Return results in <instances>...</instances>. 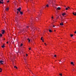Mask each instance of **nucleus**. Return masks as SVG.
<instances>
[{
  "mask_svg": "<svg viewBox=\"0 0 76 76\" xmlns=\"http://www.w3.org/2000/svg\"><path fill=\"white\" fill-rule=\"evenodd\" d=\"M47 2L48 3L50 4H52L53 5V6H54L55 5V1H53L52 0H47Z\"/></svg>",
  "mask_w": 76,
  "mask_h": 76,
  "instance_id": "f257e3e1",
  "label": "nucleus"
},
{
  "mask_svg": "<svg viewBox=\"0 0 76 76\" xmlns=\"http://www.w3.org/2000/svg\"><path fill=\"white\" fill-rule=\"evenodd\" d=\"M20 10H21V8L20 7H19L17 9V10L20 12V14H21V15H23V12H20Z\"/></svg>",
  "mask_w": 76,
  "mask_h": 76,
  "instance_id": "f03ea898",
  "label": "nucleus"
},
{
  "mask_svg": "<svg viewBox=\"0 0 76 76\" xmlns=\"http://www.w3.org/2000/svg\"><path fill=\"white\" fill-rule=\"evenodd\" d=\"M2 15L3 16L2 17V18L4 19L5 22H6V21L7 20V19L6 18H5V15L2 14Z\"/></svg>",
  "mask_w": 76,
  "mask_h": 76,
  "instance_id": "7ed1b4c3",
  "label": "nucleus"
},
{
  "mask_svg": "<svg viewBox=\"0 0 76 76\" xmlns=\"http://www.w3.org/2000/svg\"><path fill=\"white\" fill-rule=\"evenodd\" d=\"M46 7H47V8L49 7V5L48 4L46 5L45 6H43V8H46Z\"/></svg>",
  "mask_w": 76,
  "mask_h": 76,
  "instance_id": "20e7f679",
  "label": "nucleus"
},
{
  "mask_svg": "<svg viewBox=\"0 0 76 76\" xmlns=\"http://www.w3.org/2000/svg\"><path fill=\"white\" fill-rule=\"evenodd\" d=\"M31 28L32 30H33V31H34L35 29V28H34V26H32V24L31 25Z\"/></svg>",
  "mask_w": 76,
  "mask_h": 76,
  "instance_id": "39448f33",
  "label": "nucleus"
},
{
  "mask_svg": "<svg viewBox=\"0 0 76 76\" xmlns=\"http://www.w3.org/2000/svg\"><path fill=\"white\" fill-rule=\"evenodd\" d=\"M1 32L2 34H4V33H5V31H4V30H2L1 31Z\"/></svg>",
  "mask_w": 76,
  "mask_h": 76,
  "instance_id": "423d86ee",
  "label": "nucleus"
},
{
  "mask_svg": "<svg viewBox=\"0 0 76 76\" xmlns=\"http://www.w3.org/2000/svg\"><path fill=\"white\" fill-rule=\"evenodd\" d=\"M9 7H7L5 9V10L7 12V11H9Z\"/></svg>",
  "mask_w": 76,
  "mask_h": 76,
  "instance_id": "0eeeda50",
  "label": "nucleus"
},
{
  "mask_svg": "<svg viewBox=\"0 0 76 76\" xmlns=\"http://www.w3.org/2000/svg\"><path fill=\"white\" fill-rule=\"evenodd\" d=\"M66 15V12H63L62 14V15L63 16H64V15Z\"/></svg>",
  "mask_w": 76,
  "mask_h": 76,
  "instance_id": "6e6552de",
  "label": "nucleus"
},
{
  "mask_svg": "<svg viewBox=\"0 0 76 76\" xmlns=\"http://www.w3.org/2000/svg\"><path fill=\"white\" fill-rule=\"evenodd\" d=\"M71 65H72V66H75V64H74V62H71Z\"/></svg>",
  "mask_w": 76,
  "mask_h": 76,
  "instance_id": "1a4fd4ad",
  "label": "nucleus"
},
{
  "mask_svg": "<svg viewBox=\"0 0 76 76\" xmlns=\"http://www.w3.org/2000/svg\"><path fill=\"white\" fill-rule=\"evenodd\" d=\"M0 3H2V4H3V0H0Z\"/></svg>",
  "mask_w": 76,
  "mask_h": 76,
  "instance_id": "9d476101",
  "label": "nucleus"
},
{
  "mask_svg": "<svg viewBox=\"0 0 76 76\" xmlns=\"http://www.w3.org/2000/svg\"><path fill=\"white\" fill-rule=\"evenodd\" d=\"M0 63L1 64H3L4 62L3 61H0Z\"/></svg>",
  "mask_w": 76,
  "mask_h": 76,
  "instance_id": "9b49d317",
  "label": "nucleus"
},
{
  "mask_svg": "<svg viewBox=\"0 0 76 76\" xmlns=\"http://www.w3.org/2000/svg\"><path fill=\"white\" fill-rule=\"evenodd\" d=\"M66 10H69V9H70V7H68L67 8H66Z\"/></svg>",
  "mask_w": 76,
  "mask_h": 76,
  "instance_id": "f8f14e48",
  "label": "nucleus"
},
{
  "mask_svg": "<svg viewBox=\"0 0 76 76\" xmlns=\"http://www.w3.org/2000/svg\"><path fill=\"white\" fill-rule=\"evenodd\" d=\"M61 22H64V19L63 18H61Z\"/></svg>",
  "mask_w": 76,
  "mask_h": 76,
  "instance_id": "ddd939ff",
  "label": "nucleus"
},
{
  "mask_svg": "<svg viewBox=\"0 0 76 76\" xmlns=\"http://www.w3.org/2000/svg\"><path fill=\"white\" fill-rule=\"evenodd\" d=\"M32 21H33V19L32 18H31V19L30 20V23H32Z\"/></svg>",
  "mask_w": 76,
  "mask_h": 76,
  "instance_id": "4468645a",
  "label": "nucleus"
},
{
  "mask_svg": "<svg viewBox=\"0 0 76 76\" xmlns=\"http://www.w3.org/2000/svg\"><path fill=\"white\" fill-rule=\"evenodd\" d=\"M73 15H74V16H76V12H73L72 13Z\"/></svg>",
  "mask_w": 76,
  "mask_h": 76,
  "instance_id": "2eb2a0df",
  "label": "nucleus"
},
{
  "mask_svg": "<svg viewBox=\"0 0 76 76\" xmlns=\"http://www.w3.org/2000/svg\"><path fill=\"white\" fill-rule=\"evenodd\" d=\"M41 40H42V41L43 42H44V39H43L42 38V37L41 39Z\"/></svg>",
  "mask_w": 76,
  "mask_h": 76,
  "instance_id": "dca6fc26",
  "label": "nucleus"
},
{
  "mask_svg": "<svg viewBox=\"0 0 76 76\" xmlns=\"http://www.w3.org/2000/svg\"><path fill=\"white\" fill-rule=\"evenodd\" d=\"M60 25L63 26V23L61 22V23H60Z\"/></svg>",
  "mask_w": 76,
  "mask_h": 76,
  "instance_id": "f3484780",
  "label": "nucleus"
},
{
  "mask_svg": "<svg viewBox=\"0 0 76 76\" xmlns=\"http://www.w3.org/2000/svg\"><path fill=\"white\" fill-rule=\"evenodd\" d=\"M57 10H60L61 9V8L60 7H58L57 8Z\"/></svg>",
  "mask_w": 76,
  "mask_h": 76,
  "instance_id": "a211bd4d",
  "label": "nucleus"
},
{
  "mask_svg": "<svg viewBox=\"0 0 76 76\" xmlns=\"http://www.w3.org/2000/svg\"><path fill=\"white\" fill-rule=\"evenodd\" d=\"M49 31L50 32H53V31H52V30H51V29H49Z\"/></svg>",
  "mask_w": 76,
  "mask_h": 76,
  "instance_id": "6ab92c4d",
  "label": "nucleus"
},
{
  "mask_svg": "<svg viewBox=\"0 0 76 76\" xmlns=\"http://www.w3.org/2000/svg\"><path fill=\"white\" fill-rule=\"evenodd\" d=\"M27 40H28V42H30V41L31 40H30V39H29L28 38V39H27Z\"/></svg>",
  "mask_w": 76,
  "mask_h": 76,
  "instance_id": "aec40b11",
  "label": "nucleus"
},
{
  "mask_svg": "<svg viewBox=\"0 0 76 76\" xmlns=\"http://www.w3.org/2000/svg\"><path fill=\"white\" fill-rule=\"evenodd\" d=\"M51 19H52V20H53V19H54V17L53 16H52L51 17Z\"/></svg>",
  "mask_w": 76,
  "mask_h": 76,
  "instance_id": "412c9836",
  "label": "nucleus"
},
{
  "mask_svg": "<svg viewBox=\"0 0 76 76\" xmlns=\"http://www.w3.org/2000/svg\"><path fill=\"white\" fill-rule=\"evenodd\" d=\"M2 72V69L1 68H0V72Z\"/></svg>",
  "mask_w": 76,
  "mask_h": 76,
  "instance_id": "4be33fe9",
  "label": "nucleus"
},
{
  "mask_svg": "<svg viewBox=\"0 0 76 76\" xmlns=\"http://www.w3.org/2000/svg\"><path fill=\"white\" fill-rule=\"evenodd\" d=\"M1 47H2V48H4V45H2L1 46Z\"/></svg>",
  "mask_w": 76,
  "mask_h": 76,
  "instance_id": "5701e85b",
  "label": "nucleus"
},
{
  "mask_svg": "<svg viewBox=\"0 0 76 76\" xmlns=\"http://www.w3.org/2000/svg\"><path fill=\"white\" fill-rule=\"evenodd\" d=\"M14 68H16V69H18V67L16 66H14Z\"/></svg>",
  "mask_w": 76,
  "mask_h": 76,
  "instance_id": "b1692460",
  "label": "nucleus"
},
{
  "mask_svg": "<svg viewBox=\"0 0 76 76\" xmlns=\"http://www.w3.org/2000/svg\"><path fill=\"white\" fill-rule=\"evenodd\" d=\"M71 37H72L73 36V34H71L70 35Z\"/></svg>",
  "mask_w": 76,
  "mask_h": 76,
  "instance_id": "393cba45",
  "label": "nucleus"
},
{
  "mask_svg": "<svg viewBox=\"0 0 76 76\" xmlns=\"http://www.w3.org/2000/svg\"><path fill=\"white\" fill-rule=\"evenodd\" d=\"M59 75L61 76H62V74L61 73L59 74Z\"/></svg>",
  "mask_w": 76,
  "mask_h": 76,
  "instance_id": "a878e982",
  "label": "nucleus"
},
{
  "mask_svg": "<svg viewBox=\"0 0 76 76\" xmlns=\"http://www.w3.org/2000/svg\"><path fill=\"white\" fill-rule=\"evenodd\" d=\"M2 34H0V36L1 37H2Z\"/></svg>",
  "mask_w": 76,
  "mask_h": 76,
  "instance_id": "bb28decb",
  "label": "nucleus"
},
{
  "mask_svg": "<svg viewBox=\"0 0 76 76\" xmlns=\"http://www.w3.org/2000/svg\"><path fill=\"white\" fill-rule=\"evenodd\" d=\"M45 45V46H47V44H46V43H44Z\"/></svg>",
  "mask_w": 76,
  "mask_h": 76,
  "instance_id": "cd10ccee",
  "label": "nucleus"
},
{
  "mask_svg": "<svg viewBox=\"0 0 76 76\" xmlns=\"http://www.w3.org/2000/svg\"><path fill=\"white\" fill-rule=\"evenodd\" d=\"M56 56H57L56 55H54V57H56Z\"/></svg>",
  "mask_w": 76,
  "mask_h": 76,
  "instance_id": "c85d7f7f",
  "label": "nucleus"
},
{
  "mask_svg": "<svg viewBox=\"0 0 76 76\" xmlns=\"http://www.w3.org/2000/svg\"><path fill=\"white\" fill-rule=\"evenodd\" d=\"M58 18H59V16H58V17H57L56 19H58Z\"/></svg>",
  "mask_w": 76,
  "mask_h": 76,
  "instance_id": "c756f323",
  "label": "nucleus"
},
{
  "mask_svg": "<svg viewBox=\"0 0 76 76\" xmlns=\"http://www.w3.org/2000/svg\"><path fill=\"white\" fill-rule=\"evenodd\" d=\"M26 56L27 57L28 56V54H26Z\"/></svg>",
  "mask_w": 76,
  "mask_h": 76,
  "instance_id": "7c9ffc66",
  "label": "nucleus"
},
{
  "mask_svg": "<svg viewBox=\"0 0 76 76\" xmlns=\"http://www.w3.org/2000/svg\"><path fill=\"white\" fill-rule=\"evenodd\" d=\"M23 45V44H21L20 45V46H22Z\"/></svg>",
  "mask_w": 76,
  "mask_h": 76,
  "instance_id": "2f4dec72",
  "label": "nucleus"
},
{
  "mask_svg": "<svg viewBox=\"0 0 76 76\" xmlns=\"http://www.w3.org/2000/svg\"><path fill=\"white\" fill-rule=\"evenodd\" d=\"M7 3H9V1H7Z\"/></svg>",
  "mask_w": 76,
  "mask_h": 76,
  "instance_id": "473e14b6",
  "label": "nucleus"
},
{
  "mask_svg": "<svg viewBox=\"0 0 76 76\" xmlns=\"http://www.w3.org/2000/svg\"><path fill=\"white\" fill-rule=\"evenodd\" d=\"M75 34H76V31L74 32Z\"/></svg>",
  "mask_w": 76,
  "mask_h": 76,
  "instance_id": "72a5a7b5",
  "label": "nucleus"
},
{
  "mask_svg": "<svg viewBox=\"0 0 76 76\" xmlns=\"http://www.w3.org/2000/svg\"><path fill=\"white\" fill-rule=\"evenodd\" d=\"M29 50H31V48H29Z\"/></svg>",
  "mask_w": 76,
  "mask_h": 76,
  "instance_id": "f704fd0d",
  "label": "nucleus"
},
{
  "mask_svg": "<svg viewBox=\"0 0 76 76\" xmlns=\"http://www.w3.org/2000/svg\"><path fill=\"white\" fill-rule=\"evenodd\" d=\"M18 13H19V12H17V14H18Z\"/></svg>",
  "mask_w": 76,
  "mask_h": 76,
  "instance_id": "c9c22d12",
  "label": "nucleus"
},
{
  "mask_svg": "<svg viewBox=\"0 0 76 76\" xmlns=\"http://www.w3.org/2000/svg\"><path fill=\"white\" fill-rule=\"evenodd\" d=\"M8 43H9V42H7V44H8Z\"/></svg>",
  "mask_w": 76,
  "mask_h": 76,
  "instance_id": "e433bc0d",
  "label": "nucleus"
},
{
  "mask_svg": "<svg viewBox=\"0 0 76 76\" xmlns=\"http://www.w3.org/2000/svg\"><path fill=\"white\" fill-rule=\"evenodd\" d=\"M54 31L55 32H56V30H54Z\"/></svg>",
  "mask_w": 76,
  "mask_h": 76,
  "instance_id": "4c0bfd02",
  "label": "nucleus"
},
{
  "mask_svg": "<svg viewBox=\"0 0 76 76\" xmlns=\"http://www.w3.org/2000/svg\"><path fill=\"white\" fill-rule=\"evenodd\" d=\"M36 19L37 20V19H38V18H36Z\"/></svg>",
  "mask_w": 76,
  "mask_h": 76,
  "instance_id": "58836bf2",
  "label": "nucleus"
},
{
  "mask_svg": "<svg viewBox=\"0 0 76 76\" xmlns=\"http://www.w3.org/2000/svg\"><path fill=\"white\" fill-rule=\"evenodd\" d=\"M53 26V27H55V26Z\"/></svg>",
  "mask_w": 76,
  "mask_h": 76,
  "instance_id": "ea45409f",
  "label": "nucleus"
},
{
  "mask_svg": "<svg viewBox=\"0 0 76 76\" xmlns=\"http://www.w3.org/2000/svg\"><path fill=\"white\" fill-rule=\"evenodd\" d=\"M27 12H29V10H28Z\"/></svg>",
  "mask_w": 76,
  "mask_h": 76,
  "instance_id": "a19ab883",
  "label": "nucleus"
},
{
  "mask_svg": "<svg viewBox=\"0 0 76 76\" xmlns=\"http://www.w3.org/2000/svg\"><path fill=\"white\" fill-rule=\"evenodd\" d=\"M38 17H39V16H38Z\"/></svg>",
  "mask_w": 76,
  "mask_h": 76,
  "instance_id": "79ce46f5",
  "label": "nucleus"
},
{
  "mask_svg": "<svg viewBox=\"0 0 76 76\" xmlns=\"http://www.w3.org/2000/svg\"><path fill=\"white\" fill-rule=\"evenodd\" d=\"M27 28H28V26H27Z\"/></svg>",
  "mask_w": 76,
  "mask_h": 76,
  "instance_id": "37998d69",
  "label": "nucleus"
},
{
  "mask_svg": "<svg viewBox=\"0 0 76 76\" xmlns=\"http://www.w3.org/2000/svg\"><path fill=\"white\" fill-rule=\"evenodd\" d=\"M65 7H66V6H65Z\"/></svg>",
  "mask_w": 76,
  "mask_h": 76,
  "instance_id": "c03bdc74",
  "label": "nucleus"
}]
</instances>
